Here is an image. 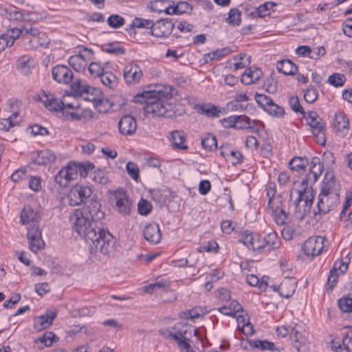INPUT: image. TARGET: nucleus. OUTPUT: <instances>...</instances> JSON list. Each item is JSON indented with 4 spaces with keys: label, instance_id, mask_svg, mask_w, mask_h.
<instances>
[{
    "label": "nucleus",
    "instance_id": "obj_14",
    "mask_svg": "<svg viewBox=\"0 0 352 352\" xmlns=\"http://www.w3.org/2000/svg\"><path fill=\"white\" fill-rule=\"evenodd\" d=\"M160 335L166 338L177 340L179 336H184L185 333L192 334V328L186 324L177 323L171 328L161 329L159 331Z\"/></svg>",
    "mask_w": 352,
    "mask_h": 352
},
{
    "label": "nucleus",
    "instance_id": "obj_46",
    "mask_svg": "<svg viewBox=\"0 0 352 352\" xmlns=\"http://www.w3.org/2000/svg\"><path fill=\"white\" fill-rule=\"evenodd\" d=\"M188 336H191L189 333H185L184 336H179L176 342L182 351L194 352L190 344V338Z\"/></svg>",
    "mask_w": 352,
    "mask_h": 352
},
{
    "label": "nucleus",
    "instance_id": "obj_35",
    "mask_svg": "<svg viewBox=\"0 0 352 352\" xmlns=\"http://www.w3.org/2000/svg\"><path fill=\"white\" fill-rule=\"evenodd\" d=\"M151 8L158 13L165 12L172 15V5L168 0H157L151 3Z\"/></svg>",
    "mask_w": 352,
    "mask_h": 352
},
{
    "label": "nucleus",
    "instance_id": "obj_32",
    "mask_svg": "<svg viewBox=\"0 0 352 352\" xmlns=\"http://www.w3.org/2000/svg\"><path fill=\"white\" fill-rule=\"evenodd\" d=\"M247 344H249V346H251L252 348L260 349L263 351L267 349L272 351H274L277 350L274 343L269 342L267 340H248L246 342L245 345L243 346V347L245 349H248Z\"/></svg>",
    "mask_w": 352,
    "mask_h": 352
},
{
    "label": "nucleus",
    "instance_id": "obj_30",
    "mask_svg": "<svg viewBox=\"0 0 352 352\" xmlns=\"http://www.w3.org/2000/svg\"><path fill=\"white\" fill-rule=\"evenodd\" d=\"M309 164L310 165V170L308 173L309 178H311L312 181L316 182L323 171V164L318 157H313Z\"/></svg>",
    "mask_w": 352,
    "mask_h": 352
},
{
    "label": "nucleus",
    "instance_id": "obj_27",
    "mask_svg": "<svg viewBox=\"0 0 352 352\" xmlns=\"http://www.w3.org/2000/svg\"><path fill=\"white\" fill-rule=\"evenodd\" d=\"M41 220L40 213L30 206L23 207V225L38 223Z\"/></svg>",
    "mask_w": 352,
    "mask_h": 352
},
{
    "label": "nucleus",
    "instance_id": "obj_25",
    "mask_svg": "<svg viewBox=\"0 0 352 352\" xmlns=\"http://www.w3.org/2000/svg\"><path fill=\"white\" fill-rule=\"evenodd\" d=\"M296 288V281L291 278L285 279L278 286V292L282 297L289 298L293 296Z\"/></svg>",
    "mask_w": 352,
    "mask_h": 352
},
{
    "label": "nucleus",
    "instance_id": "obj_38",
    "mask_svg": "<svg viewBox=\"0 0 352 352\" xmlns=\"http://www.w3.org/2000/svg\"><path fill=\"white\" fill-rule=\"evenodd\" d=\"M232 50L230 47L217 49V50L205 54L204 56V59L205 60V63H208L209 61L218 60L225 56L230 54Z\"/></svg>",
    "mask_w": 352,
    "mask_h": 352
},
{
    "label": "nucleus",
    "instance_id": "obj_53",
    "mask_svg": "<svg viewBox=\"0 0 352 352\" xmlns=\"http://www.w3.org/2000/svg\"><path fill=\"white\" fill-rule=\"evenodd\" d=\"M172 14H181L188 12L192 10L190 4L185 1H180L177 5H172Z\"/></svg>",
    "mask_w": 352,
    "mask_h": 352
},
{
    "label": "nucleus",
    "instance_id": "obj_20",
    "mask_svg": "<svg viewBox=\"0 0 352 352\" xmlns=\"http://www.w3.org/2000/svg\"><path fill=\"white\" fill-rule=\"evenodd\" d=\"M195 109L200 114L205 115L208 118H219L221 113H225L226 109L212 103L197 104Z\"/></svg>",
    "mask_w": 352,
    "mask_h": 352
},
{
    "label": "nucleus",
    "instance_id": "obj_61",
    "mask_svg": "<svg viewBox=\"0 0 352 352\" xmlns=\"http://www.w3.org/2000/svg\"><path fill=\"white\" fill-rule=\"evenodd\" d=\"M30 33L32 35H37L39 38L41 47H47L50 40L45 33L40 32L38 29L30 27Z\"/></svg>",
    "mask_w": 352,
    "mask_h": 352
},
{
    "label": "nucleus",
    "instance_id": "obj_21",
    "mask_svg": "<svg viewBox=\"0 0 352 352\" xmlns=\"http://www.w3.org/2000/svg\"><path fill=\"white\" fill-rule=\"evenodd\" d=\"M23 56V76L28 77V80L32 83H36L38 80V71L36 67L35 60L31 57Z\"/></svg>",
    "mask_w": 352,
    "mask_h": 352
},
{
    "label": "nucleus",
    "instance_id": "obj_51",
    "mask_svg": "<svg viewBox=\"0 0 352 352\" xmlns=\"http://www.w3.org/2000/svg\"><path fill=\"white\" fill-rule=\"evenodd\" d=\"M255 100L258 105L264 111L267 109L273 102V100L265 94L256 93Z\"/></svg>",
    "mask_w": 352,
    "mask_h": 352
},
{
    "label": "nucleus",
    "instance_id": "obj_2",
    "mask_svg": "<svg viewBox=\"0 0 352 352\" xmlns=\"http://www.w3.org/2000/svg\"><path fill=\"white\" fill-rule=\"evenodd\" d=\"M177 91L172 86H164L157 90L146 91L137 94L133 101L135 103L145 104V113L152 114L154 117L171 118L175 112L170 103L167 101L176 95Z\"/></svg>",
    "mask_w": 352,
    "mask_h": 352
},
{
    "label": "nucleus",
    "instance_id": "obj_34",
    "mask_svg": "<svg viewBox=\"0 0 352 352\" xmlns=\"http://www.w3.org/2000/svg\"><path fill=\"white\" fill-rule=\"evenodd\" d=\"M86 81L82 80L80 78L74 79V82L71 84L70 88L72 92L75 96H84L85 92H87V89L90 87Z\"/></svg>",
    "mask_w": 352,
    "mask_h": 352
},
{
    "label": "nucleus",
    "instance_id": "obj_36",
    "mask_svg": "<svg viewBox=\"0 0 352 352\" xmlns=\"http://www.w3.org/2000/svg\"><path fill=\"white\" fill-rule=\"evenodd\" d=\"M309 162L307 157H294L289 162L292 170L305 172Z\"/></svg>",
    "mask_w": 352,
    "mask_h": 352
},
{
    "label": "nucleus",
    "instance_id": "obj_24",
    "mask_svg": "<svg viewBox=\"0 0 352 352\" xmlns=\"http://www.w3.org/2000/svg\"><path fill=\"white\" fill-rule=\"evenodd\" d=\"M268 206L272 209V213L275 222L280 226L284 225L288 218L289 212L285 211L281 201H280L279 205L274 206L272 197H270Z\"/></svg>",
    "mask_w": 352,
    "mask_h": 352
},
{
    "label": "nucleus",
    "instance_id": "obj_29",
    "mask_svg": "<svg viewBox=\"0 0 352 352\" xmlns=\"http://www.w3.org/2000/svg\"><path fill=\"white\" fill-rule=\"evenodd\" d=\"M277 70L287 76H293L298 71V67L290 60H279L276 63Z\"/></svg>",
    "mask_w": 352,
    "mask_h": 352
},
{
    "label": "nucleus",
    "instance_id": "obj_13",
    "mask_svg": "<svg viewBox=\"0 0 352 352\" xmlns=\"http://www.w3.org/2000/svg\"><path fill=\"white\" fill-rule=\"evenodd\" d=\"M305 119L309 120L308 124L310 126L312 130V133L315 136H321L322 139L323 143L325 142L324 139V131H325V124L322 121V118H320L318 113L316 111H309L307 113V116L305 115Z\"/></svg>",
    "mask_w": 352,
    "mask_h": 352
},
{
    "label": "nucleus",
    "instance_id": "obj_37",
    "mask_svg": "<svg viewBox=\"0 0 352 352\" xmlns=\"http://www.w3.org/2000/svg\"><path fill=\"white\" fill-rule=\"evenodd\" d=\"M169 192H170V190L168 188H165V189L155 188V189H151L149 190V193L151 194L152 199L155 202H157L160 204H164L166 203V201L168 199Z\"/></svg>",
    "mask_w": 352,
    "mask_h": 352
},
{
    "label": "nucleus",
    "instance_id": "obj_44",
    "mask_svg": "<svg viewBox=\"0 0 352 352\" xmlns=\"http://www.w3.org/2000/svg\"><path fill=\"white\" fill-rule=\"evenodd\" d=\"M100 78L103 85L111 89H113L118 85L117 77L112 72H104L100 76Z\"/></svg>",
    "mask_w": 352,
    "mask_h": 352
},
{
    "label": "nucleus",
    "instance_id": "obj_15",
    "mask_svg": "<svg viewBox=\"0 0 352 352\" xmlns=\"http://www.w3.org/2000/svg\"><path fill=\"white\" fill-rule=\"evenodd\" d=\"M53 79L60 84L68 85L74 79V74L69 67L64 65H57L52 68Z\"/></svg>",
    "mask_w": 352,
    "mask_h": 352
},
{
    "label": "nucleus",
    "instance_id": "obj_7",
    "mask_svg": "<svg viewBox=\"0 0 352 352\" xmlns=\"http://www.w3.org/2000/svg\"><path fill=\"white\" fill-rule=\"evenodd\" d=\"M26 159L29 161L26 168L33 170L34 166H46L54 162L56 160V156L50 150H43L27 153Z\"/></svg>",
    "mask_w": 352,
    "mask_h": 352
},
{
    "label": "nucleus",
    "instance_id": "obj_42",
    "mask_svg": "<svg viewBox=\"0 0 352 352\" xmlns=\"http://www.w3.org/2000/svg\"><path fill=\"white\" fill-rule=\"evenodd\" d=\"M59 338L55 335L54 332L46 331L36 340V342H40L43 344L44 346L50 347L52 346L54 342H57Z\"/></svg>",
    "mask_w": 352,
    "mask_h": 352
},
{
    "label": "nucleus",
    "instance_id": "obj_23",
    "mask_svg": "<svg viewBox=\"0 0 352 352\" xmlns=\"http://www.w3.org/2000/svg\"><path fill=\"white\" fill-rule=\"evenodd\" d=\"M144 236L149 243L157 244L162 238L159 225L154 222L146 225L144 229Z\"/></svg>",
    "mask_w": 352,
    "mask_h": 352
},
{
    "label": "nucleus",
    "instance_id": "obj_62",
    "mask_svg": "<svg viewBox=\"0 0 352 352\" xmlns=\"http://www.w3.org/2000/svg\"><path fill=\"white\" fill-rule=\"evenodd\" d=\"M151 204L146 199H141L138 203V210L140 214L146 216L152 210Z\"/></svg>",
    "mask_w": 352,
    "mask_h": 352
},
{
    "label": "nucleus",
    "instance_id": "obj_40",
    "mask_svg": "<svg viewBox=\"0 0 352 352\" xmlns=\"http://www.w3.org/2000/svg\"><path fill=\"white\" fill-rule=\"evenodd\" d=\"M0 14L9 21H20L22 19V12L12 6L8 10L0 6Z\"/></svg>",
    "mask_w": 352,
    "mask_h": 352
},
{
    "label": "nucleus",
    "instance_id": "obj_5",
    "mask_svg": "<svg viewBox=\"0 0 352 352\" xmlns=\"http://www.w3.org/2000/svg\"><path fill=\"white\" fill-rule=\"evenodd\" d=\"M316 210H314V215L322 216L328 214L330 211L335 210L340 204V195H327L320 192Z\"/></svg>",
    "mask_w": 352,
    "mask_h": 352
},
{
    "label": "nucleus",
    "instance_id": "obj_11",
    "mask_svg": "<svg viewBox=\"0 0 352 352\" xmlns=\"http://www.w3.org/2000/svg\"><path fill=\"white\" fill-rule=\"evenodd\" d=\"M349 261H344L342 259L334 262L333 267L329 271V275L327 283V290L331 292L338 283L340 275L346 272L349 267Z\"/></svg>",
    "mask_w": 352,
    "mask_h": 352
},
{
    "label": "nucleus",
    "instance_id": "obj_47",
    "mask_svg": "<svg viewBox=\"0 0 352 352\" xmlns=\"http://www.w3.org/2000/svg\"><path fill=\"white\" fill-rule=\"evenodd\" d=\"M201 145L203 148L210 151L216 150L217 148V140L216 137L211 134H208L202 139Z\"/></svg>",
    "mask_w": 352,
    "mask_h": 352
},
{
    "label": "nucleus",
    "instance_id": "obj_18",
    "mask_svg": "<svg viewBox=\"0 0 352 352\" xmlns=\"http://www.w3.org/2000/svg\"><path fill=\"white\" fill-rule=\"evenodd\" d=\"M123 76L126 84L135 85L139 82L143 74L138 65L129 64L124 69Z\"/></svg>",
    "mask_w": 352,
    "mask_h": 352
},
{
    "label": "nucleus",
    "instance_id": "obj_49",
    "mask_svg": "<svg viewBox=\"0 0 352 352\" xmlns=\"http://www.w3.org/2000/svg\"><path fill=\"white\" fill-rule=\"evenodd\" d=\"M346 80V76L344 74L334 73L329 76L328 82L335 87H339L344 85Z\"/></svg>",
    "mask_w": 352,
    "mask_h": 352
},
{
    "label": "nucleus",
    "instance_id": "obj_8",
    "mask_svg": "<svg viewBox=\"0 0 352 352\" xmlns=\"http://www.w3.org/2000/svg\"><path fill=\"white\" fill-rule=\"evenodd\" d=\"M327 243L328 241L324 236H311L304 242L302 250L307 256H318L324 250Z\"/></svg>",
    "mask_w": 352,
    "mask_h": 352
},
{
    "label": "nucleus",
    "instance_id": "obj_45",
    "mask_svg": "<svg viewBox=\"0 0 352 352\" xmlns=\"http://www.w3.org/2000/svg\"><path fill=\"white\" fill-rule=\"evenodd\" d=\"M23 41H28L32 48L41 47L39 38H37V35H32L30 33V28L23 27Z\"/></svg>",
    "mask_w": 352,
    "mask_h": 352
},
{
    "label": "nucleus",
    "instance_id": "obj_50",
    "mask_svg": "<svg viewBox=\"0 0 352 352\" xmlns=\"http://www.w3.org/2000/svg\"><path fill=\"white\" fill-rule=\"evenodd\" d=\"M203 314L204 312L201 307H195L192 309L181 312L179 316L183 319L192 320L199 318Z\"/></svg>",
    "mask_w": 352,
    "mask_h": 352
},
{
    "label": "nucleus",
    "instance_id": "obj_64",
    "mask_svg": "<svg viewBox=\"0 0 352 352\" xmlns=\"http://www.w3.org/2000/svg\"><path fill=\"white\" fill-rule=\"evenodd\" d=\"M300 190L303 194L302 201H304V204L311 210L314 199L313 189H302Z\"/></svg>",
    "mask_w": 352,
    "mask_h": 352
},
{
    "label": "nucleus",
    "instance_id": "obj_57",
    "mask_svg": "<svg viewBox=\"0 0 352 352\" xmlns=\"http://www.w3.org/2000/svg\"><path fill=\"white\" fill-rule=\"evenodd\" d=\"M92 179L94 182L103 185L108 184L109 182L107 172L100 169L94 172Z\"/></svg>",
    "mask_w": 352,
    "mask_h": 352
},
{
    "label": "nucleus",
    "instance_id": "obj_28",
    "mask_svg": "<svg viewBox=\"0 0 352 352\" xmlns=\"http://www.w3.org/2000/svg\"><path fill=\"white\" fill-rule=\"evenodd\" d=\"M333 126L337 132H342L344 129H349V120L343 111H338L335 113Z\"/></svg>",
    "mask_w": 352,
    "mask_h": 352
},
{
    "label": "nucleus",
    "instance_id": "obj_41",
    "mask_svg": "<svg viewBox=\"0 0 352 352\" xmlns=\"http://www.w3.org/2000/svg\"><path fill=\"white\" fill-rule=\"evenodd\" d=\"M266 251L270 252L279 248L280 241L275 232L268 233L265 237Z\"/></svg>",
    "mask_w": 352,
    "mask_h": 352
},
{
    "label": "nucleus",
    "instance_id": "obj_10",
    "mask_svg": "<svg viewBox=\"0 0 352 352\" xmlns=\"http://www.w3.org/2000/svg\"><path fill=\"white\" fill-rule=\"evenodd\" d=\"M91 195V190L89 187L82 185H75L69 190L67 199L70 206H79Z\"/></svg>",
    "mask_w": 352,
    "mask_h": 352
},
{
    "label": "nucleus",
    "instance_id": "obj_12",
    "mask_svg": "<svg viewBox=\"0 0 352 352\" xmlns=\"http://www.w3.org/2000/svg\"><path fill=\"white\" fill-rule=\"evenodd\" d=\"M115 199V210L123 216L130 215L133 202L123 189L116 191Z\"/></svg>",
    "mask_w": 352,
    "mask_h": 352
},
{
    "label": "nucleus",
    "instance_id": "obj_16",
    "mask_svg": "<svg viewBox=\"0 0 352 352\" xmlns=\"http://www.w3.org/2000/svg\"><path fill=\"white\" fill-rule=\"evenodd\" d=\"M85 100L90 101L93 103L94 107L99 112H102L103 109L102 107L104 102H107V100H104L103 94L100 89L90 87L82 96Z\"/></svg>",
    "mask_w": 352,
    "mask_h": 352
},
{
    "label": "nucleus",
    "instance_id": "obj_43",
    "mask_svg": "<svg viewBox=\"0 0 352 352\" xmlns=\"http://www.w3.org/2000/svg\"><path fill=\"white\" fill-rule=\"evenodd\" d=\"M102 50L108 54L114 55H122L125 53V49L118 42H112L103 45Z\"/></svg>",
    "mask_w": 352,
    "mask_h": 352
},
{
    "label": "nucleus",
    "instance_id": "obj_60",
    "mask_svg": "<svg viewBox=\"0 0 352 352\" xmlns=\"http://www.w3.org/2000/svg\"><path fill=\"white\" fill-rule=\"evenodd\" d=\"M26 132L33 135L34 136L37 135L44 136L49 134V132L46 128L38 124H34L32 126H28L26 129Z\"/></svg>",
    "mask_w": 352,
    "mask_h": 352
},
{
    "label": "nucleus",
    "instance_id": "obj_22",
    "mask_svg": "<svg viewBox=\"0 0 352 352\" xmlns=\"http://www.w3.org/2000/svg\"><path fill=\"white\" fill-rule=\"evenodd\" d=\"M57 311L47 310L45 314L36 317L34 320V328L38 331H42L49 327L56 318Z\"/></svg>",
    "mask_w": 352,
    "mask_h": 352
},
{
    "label": "nucleus",
    "instance_id": "obj_31",
    "mask_svg": "<svg viewBox=\"0 0 352 352\" xmlns=\"http://www.w3.org/2000/svg\"><path fill=\"white\" fill-rule=\"evenodd\" d=\"M186 140V136L184 131H173L170 133V140L173 147L181 149L186 150L188 146L184 144Z\"/></svg>",
    "mask_w": 352,
    "mask_h": 352
},
{
    "label": "nucleus",
    "instance_id": "obj_54",
    "mask_svg": "<svg viewBox=\"0 0 352 352\" xmlns=\"http://www.w3.org/2000/svg\"><path fill=\"white\" fill-rule=\"evenodd\" d=\"M28 187L34 192L42 190V179L40 176H30L28 177Z\"/></svg>",
    "mask_w": 352,
    "mask_h": 352
},
{
    "label": "nucleus",
    "instance_id": "obj_1",
    "mask_svg": "<svg viewBox=\"0 0 352 352\" xmlns=\"http://www.w3.org/2000/svg\"><path fill=\"white\" fill-rule=\"evenodd\" d=\"M70 222L79 236L91 243L89 244L91 254L100 252L105 255L111 252L115 244L114 237L102 224H97L76 211L70 216Z\"/></svg>",
    "mask_w": 352,
    "mask_h": 352
},
{
    "label": "nucleus",
    "instance_id": "obj_39",
    "mask_svg": "<svg viewBox=\"0 0 352 352\" xmlns=\"http://www.w3.org/2000/svg\"><path fill=\"white\" fill-rule=\"evenodd\" d=\"M69 65L73 67L76 72H84L88 63L82 59L78 54L70 56L68 59Z\"/></svg>",
    "mask_w": 352,
    "mask_h": 352
},
{
    "label": "nucleus",
    "instance_id": "obj_33",
    "mask_svg": "<svg viewBox=\"0 0 352 352\" xmlns=\"http://www.w3.org/2000/svg\"><path fill=\"white\" fill-rule=\"evenodd\" d=\"M45 99L43 100L45 107L52 111H63L64 102L60 101L58 102L57 99L53 95H45Z\"/></svg>",
    "mask_w": 352,
    "mask_h": 352
},
{
    "label": "nucleus",
    "instance_id": "obj_4",
    "mask_svg": "<svg viewBox=\"0 0 352 352\" xmlns=\"http://www.w3.org/2000/svg\"><path fill=\"white\" fill-rule=\"evenodd\" d=\"M175 26V23H130L125 29L130 36L136 34L135 28L150 29L152 35L156 37L168 36Z\"/></svg>",
    "mask_w": 352,
    "mask_h": 352
},
{
    "label": "nucleus",
    "instance_id": "obj_3",
    "mask_svg": "<svg viewBox=\"0 0 352 352\" xmlns=\"http://www.w3.org/2000/svg\"><path fill=\"white\" fill-rule=\"evenodd\" d=\"M277 6L278 4L276 3L267 1L258 8L242 7L243 10H239L237 8H232L229 12L228 16L226 19V22H241L242 14L247 17H250L251 19L270 16L273 12L276 11L275 8Z\"/></svg>",
    "mask_w": 352,
    "mask_h": 352
},
{
    "label": "nucleus",
    "instance_id": "obj_19",
    "mask_svg": "<svg viewBox=\"0 0 352 352\" xmlns=\"http://www.w3.org/2000/svg\"><path fill=\"white\" fill-rule=\"evenodd\" d=\"M119 132L123 135H131L137 129L135 118L131 115L122 116L118 123Z\"/></svg>",
    "mask_w": 352,
    "mask_h": 352
},
{
    "label": "nucleus",
    "instance_id": "obj_52",
    "mask_svg": "<svg viewBox=\"0 0 352 352\" xmlns=\"http://www.w3.org/2000/svg\"><path fill=\"white\" fill-rule=\"evenodd\" d=\"M266 112L272 116L282 118L285 115V110L283 107L276 104L274 101L265 109Z\"/></svg>",
    "mask_w": 352,
    "mask_h": 352
},
{
    "label": "nucleus",
    "instance_id": "obj_63",
    "mask_svg": "<svg viewBox=\"0 0 352 352\" xmlns=\"http://www.w3.org/2000/svg\"><path fill=\"white\" fill-rule=\"evenodd\" d=\"M54 181L61 187L67 186L70 182L69 179H67V173L64 168L60 170L55 175Z\"/></svg>",
    "mask_w": 352,
    "mask_h": 352
},
{
    "label": "nucleus",
    "instance_id": "obj_56",
    "mask_svg": "<svg viewBox=\"0 0 352 352\" xmlns=\"http://www.w3.org/2000/svg\"><path fill=\"white\" fill-rule=\"evenodd\" d=\"M289 104L291 107V109L296 113H300L302 115L303 118H305V115L307 114L305 111L303 107L301 106L299 102V98L298 96H291L289 99Z\"/></svg>",
    "mask_w": 352,
    "mask_h": 352
},
{
    "label": "nucleus",
    "instance_id": "obj_58",
    "mask_svg": "<svg viewBox=\"0 0 352 352\" xmlns=\"http://www.w3.org/2000/svg\"><path fill=\"white\" fill-rule=\"evenodd\" d=\"M126 170L129 175L135 181L138 182L140 178L139 168L138 165L133 162H129L126 164Z\"/></svg>",
    "mask_w": 352,
    "mask_h": 352
},
{
    "label": "nucleus",
    "instance_id": "obj_48",
    "mask_svg": "<svg viewBox=\"0 0 352 352\" xmlns=\"http://www.w3.org/2000/svg\"><path fill=\"white\" fill-rule=\"evenodd\" d=\"M339 309L343 313H352V298L343 296L338 300Z\"/></svg>",
    "mask_w": 352,
    "mask_h": 352
},
{
    "label": "nucleus",
    "instance_id": "obj_17",
    "mask_svg": "<svg viewBox=\"0 0 352 352\" xmlns=\"http://www.w3.org/2000/svg\"><path fill=\"white\" fill-rule=\"evenodd\" d=\"M301 327L296 324L290 329V338L294 341L293 346L298 352H306L308 349L307 339L301 331Z\"/></svg>",
    "mask_w": 352,
    "mask_h": 352
},
{
    "label": "nucleus",
    "instance_id": "obj_26",
    "mask_svg": "<svg viewBox=\"0 0 352 352\" xmlns=\"http://www.w3.org/2000/svg\"><path fill=\"white\" fill-rule=\"evenodd\" d=\"M325 180L323 182L320 192H324L329 195H340V184L336 181L335 176H331L329 179L325 177Z\"/></svg>",
    "mask_w": 352,
    "mask_h": 352
},
{
    "label": "nucleus",
    "instance_id": "obj_9",
    "mask_svg": "<svg viewBox=\"0 0 352 352\" xmlns=\"http://www.w3.org/2000/svg\"><path fill=\"white\" fill-rule=\"evenodd\" d=\"M27 239L31 251L36 252L44 248L45 243L42 239L41 230L38 223L27 225Z\"/></svg>",
    "mask_w": 352,
    "mask_h": 352
},
{
    "label": "nucleus",
    "instance_id": "obj_6",
    "mask_svg": "<svg viewBox=\"0 0 352 352\" xmlns=\"http://www.w3.org/2000/svg\"><path fill=\"white\" fill-rule=\"evenodd\" d=\"M75 211L88 217L97 224H102L101 220L104 219L105 217V213L102 209L100 202L93 199L89 200L82 208L76 209Z\"/></svg>",
    "mask_w": 352,
    "mask_h": 352
},
{
    "label": "nucleus",
    "instance_id": "obj_59",
    "mask_svg": "<svg viewBox=\"0 0 352 352\" xmlns=\"http://www.w3.org/2000/svg\"><path fill=\"white\" fill-rule=\"evenodd\" d=\"M255 234L250 232L248 230L245 231L238 239L239 243H243L248 248L251 249Z\"/></svg>",
    "mask_w": 352,
    "mask_h": 352
},
{
    "label": "nucleus",
    "instance_id": "obj_55",
    "mask_svg": "<svg viewBox=\"0 0 352 352\" xmlns=\"http://www.w3.org/2000/svg\"><path fill=\"white\" fill-rule=\"evenodd\" d=\"M78 168V173L82 177H86L89 170L94 168V164L89 162H76Z\"/></svg>",
    "mask_w": 352,
    "mask_h": 352
}]
</instances>
